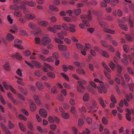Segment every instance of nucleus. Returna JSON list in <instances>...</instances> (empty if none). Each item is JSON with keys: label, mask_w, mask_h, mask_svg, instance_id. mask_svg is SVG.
<instances>
[{"label": "nucleus", "mask_w": 134, "mask_h": 134, "mask_svg": "<svg viewBox=\"0 0 134 134\" xmlns=\"http://www.w3.org/2000/svg\"><path fill=\"white\" fill-rule=\"evenodd\" d=\"M79 85L77 86V89L78 92L80 93H82V90L85 89V88L83 85L86 83V82L84 80H82L77 81Z\"/></svg>", "instance_id": "f257e3e1"}, {"label": "nucleus", "mask_w": 134, "mask_h": 134, "mask_svg": "<svg viewBox=\"0 0 134 134\" xmlns=\"http://www.w3.org/2000/svg\"><path fill=\"white\" fill-rule=\"evenodd\" d=\"M2 84L5 89L7 90L10 88L13 93H16V90L11 85H8L4 81L2 82Z\"/></svg>", "instance_id": "f03ea898"}, {"label": "nucleus", "mask_w": 134, "mask_h": 134, "mask_svg": "<svg viewBox=\"0 0 134 134\" xmlns=\"http://www.w3.org/2000/svg\"><path fill=\"white\" fill-rule=\"evenodd\" d=\"M21 4H23L27 5L31 7H35L36 5V3L32 1H24L22 2Z\"/></svg>", "instance_id": "7ed1b4c3"}, {"label": "nucleus", "mask_w": 134, "mask_h": 134, "mask_svg": "<svg viewBox=\"0 0 134 134\" xmlns=\"http://www.w3.org/2000/svg\"><path fill=\"white\" fill-rule=\"evenodd\" d=\"M51 39L47 36L44 37L42 38L41 40V43L44 46H46L51 42Z\"/></svg>", "instance_id": "20e7f679"}, {"label": "nucleus", "mask_w": 134, "mask_h": 134, "mask_svg": "<svg viewBox=\"0 0 134 134\" xmlns=\"http://www.w3.org/2000/svg\"><path fill=\"white\" fill-rule=\"evenodd\" d=\"M126 111L128 113L126 114V118L127 120L130 121L131 119L130 115H131V113L134 115V110L133 109H131V110H130L129 109H126Z\"/></svg>", "instance_id": "39448f33"}, {"label": "nucleus", "mask_w": 134, "mask_h": 134, "mask_svg": "<svg viewBox=\"0 0 134 134\" xmlns=\"http://www.w3.org/2000/svg\"><path fill=\"white\" fill-rule=\"evenodd\" d=\"M21 43L22 41L21 40L18 39L14 41L15 44L14 46L20 49H23V47L20 44Z\"/></svg>", "instance_id": "423d86ee"}, {"label": "nucleus", "mask_w": 134, "mask_h": 134, "mask_svg": "<svg viewBox=\"0 0 134 134\" xmlns=\"http://www.w3.org/2000/svg\"><path fill=\"white\" fill-rule=\"evenodd\" d=\"M88 15H83L80 16V18L81 19L87 18L89 20H90L92 19L91 12L89 10L88 12Z\"/></svg>", "instance_id": "0eeeda50"}, {"label": "nucleus", "mask_w": 134, "mask_h": 134, "mask_svg": "<svg viewBox=\"0 0 134 134\" xmlns=\"http://www.w3.org/2000/svg\"><path fill=\"white\" fill-rule=\"evenodd\" d=\"M83 23H81L79 24L80 27L82 29H83L84 28V26H89L90 24L88 21L87 20L83 19Z\"/></svg>", "instance_id": "6e6552de"}, {"label": "nucleus", "mask_w": 134, "mask_h": 134, "mask_svg": "<svg viewBox=\"0 0 134 134\" xmlns=\"http://www.w3.org/2000/svg\"><path fill=\"white\" fill-rule=\"evenodd\" d=\"M35 85L37 88L40 91H42L44 89V86L42 83L39 81L36 83Z\"/></svg>", "instance_id": "1a4fd4ad"}, {"label": "nucleus", "mask_w": 134, "mask_h": 134, "mask_svg": "<svg viewBox=\"0 0 134 134\" xmlns=\"http://www.w3.org/2000/svg\"><path fill=\"white\" fill-rule=\"evenodd\" d=\"M44 64L45 66L47 67V68H46L45 67L43 68V71L44 72H47L48 71L47 68H48L50 71H53V68L51 66L49 65L48 64L45 63H44Z\"/></svg>", "instance_id": "9d476101"}, {"label": "nucleus", "mask_w": 134, "mask_h": 134, "mask_svg": "<svg viewBox=\"0 0 134 134\" xmlns=\"http://www.w3.org/2000/svg\"><path fill=\"white\" fill-rule=\"evenodd\" d=\"M123 56L124 59L122 60V61L124 64L127 65L128 63L127 60V59L128 58L131 59V58L130 56H129L128 57L125 54H124Z\"/></svg>", "instance_id": "9b49d317"}, {"label": "nucleus", "mask_w": 134, "mask_h": 134, "mask_svg": "<svg viewBox=\"0 0 134 134\" xmlns=\"http://www.w3.org/2000/svg\"><path fill=\"white\" fill-rule=\"evenodd\" d=\"M39 113L40 116L43 118H46L47 116V112L44 109H40L39 111Z\"/></svg>", "instance_id": "f8f14e48"}, {"label": "nucleus", "mask_w": 134, "mask_h": 134, "mask_svg": "<svg viewBox=\"0 0 134 134\" xmlns=\"http://www.w3.org/2000/svg\"><path fill=\"white\" fill-rule=\"evenodd\" d=\"M97 88L98 92L100 93H103V91L104 93H106L107 92L106 88L105 86L103 85L101 87L98 86L97 87Z\"/></svg>", "instance_id": "ddd939ff"}, {"label": "nucleus", "mask_w": 134, "mask_h": 134, "mask_svg": "<svg viewBox=\"0 0 134 134\" xmlns=\"http://www.w3.org/2000/svg\"><path fill=\"white\" fill-rule=\"evenodd\" d=\"M7 96L11 100L14 104H17V101L13 98L12 95L11 93L8 92Z\"/></svg>", "instance_id": "4468645a"}, {"label": "nucleus", "mask_w": 134, "mask_h": 134, "mask_svg": "<svg viewBox=\"0 0 134 134\" xmlns=\"http://www.w3.org/2000/svg\"><path fill=\"white\" fill-rule=\"evenodd\" d=\"M37 129L38 131L40 132L43 133H47L48 131V129L46 128L42 129L41 127L39 126H37Z\"/></svg>", "instance_id": "2eb2a0df"}, {"label": "nucleus", "mask_w": 134, "mask_h": 134, "mask_svg": "<svg viewBox=\"0 0 134 134\" xmlns=\"http://www.w3.org/2000/svg\"><path fill=\"white\" fill-rule=\"evenodd\" d=\"M35 15L32 14H27L25 16V18L27 19H32L35 18Z\"/></svg>", "instance_id": "dca6fc26"}, {"label": "nucleus", "mask_w": 134, "mask_h": 134, "mask_svg": "<svg viewBox=\"0 0 134 134\" xmlns=\"http://www.w3.org/2000/svg\"><path fill=\"white\" fill-rule=\"evenodd\" d=\"M98 19L99 20H112L113 18L111 16L108 15L106 16L105 18L102 17H99L98 16Z\"/></svg>", "instance_id": "f3484780"}, {"label": "nucleus", "mask_w": 134, "mask_h": 134, "mask_svg": "<svg viewBox=\"0 0 134 134\" xmlns=\"http://www.w3.org/2000/svg\"><path fill=\"white\" fill-rule=\"evenodd\" d=\"M103 30L104 32L107 33L113 34H115V31L110 29H107L106 27H104L103 28Z\"/></svg>", "instance_id": "a211bd4d"}, {"label": "nucleus", "mask_w": 134, "mask_h": 134, "mask_svg": "<svg viewBox=\"0 0 134 134\" xmlns=\"http://www.w3.org/2000/svg\"><path fill=\"white\" fill-rule=\"evenodd\" d=\"M92 106H90V108H89V110L88 111V113H91L92 111V109H93L97 105V103L94 100H93L92 101Z\"/></svg>", "instance_id": "6ab92c4d"}, {"label": "nucleus", "mask_w": 134, "mask_h": 134, "mask_svg": "<svg viewBox=\"0 0 134 134\" xmlns=\"http://www.w3.org/2000/svg\"><path fill=\"white\" fill-rule=\"evenodd\" d=\"M69 25L70 26L69 27V30L70 32L72 33L75 32V25L70 24H69Z\"/></svg>", "instance_id": "aec40b11"}, {"label": "nucleus", "mask_w": 134, "mask_h": 134, "mask_svg": "<svg viewBox=\"0 0 134 134\" xmlns=\"http://www.w3.org/2000/svg\"><path fill=\"white\" fill-rule=\"evenodd\" d=\"M90 98L89 94L88 93H85L83 96V100L84 101L87 102L88 101Z\"/></svg>", "instance_id": "412c9836"}, {"label": "nucleus", "mask_w": 134, "mask_h": 134, "mask_svg": "<svg viewBox=\"0 0 134 134\" xmlns=\"http://www.w3.org/2000/svg\"><path fill=\"white\" fill-rule=\"evenodd\" d=\"M100 54H102L103 56L106 58H108L109 57V55L108 53L106 51L103 50H101L100 52Z\"/></svg>", "instance_id": "4be33fe9"}, {"label": "nucleus", "mask_w": 134, "mask_h": 134, "mask_svg": "<svg viewBox=\"0 0 134 134\" xmlns=\"http://www.w3.org/2000/svg\"><path fill=\"white\" fill-rule=\"evenodd\" d=\"M30 108L31 110L32 111H35L36 109V105L33 102H31Z\"/></svg>", "instance_id": "5701e85b"}, {"label": "nucleus", "mask_w": 134, "mask_h": 134, "mask_svg": "<svg viewBox=\"0 0 134 134\" xmlns=\"http://www.w3.org/2000/svg\"><path fill=\"white\" fill-rule=\"evenodd\" d=\"M49 8L50 10L53 11L55 12H57L59 11V9L58 8L52 5H50L49 6Z\"/></svg>", "instance_id": "b1692460"}, {"label": "nucleus", "mask_w": 134, "mask_h": 134, "mask_svg": "<svg viewBox=\"0 0 134 134\" xmlns=\"http://www.w3.org/2000/svg\"><path fill=\"white\" fill-rule=\"evenodd\" d=\"M1 125L2 126V129L4 131L6 134H11L10 132L6 127L2 123H1Z\"/></svg>", "instance_id": "393cba45"}, {"label": "nucleus", "mask_w": 134, "mask_h": 134, "mask_svg": "<svg viewBox=\"0 0 134 134\" xmlns=\"http://www.w3.org/2000/svg\"><path fill=\"white\" fill-rule=\"evenodd\" d=\"M34 98L38 105H40L41 104V103L39 100V97L38 96L35 95L34 96Z\"/></svg>", "instance_id": "a878e982"}, {"label": "nucleus", "mask_w": 134, "mask_h": 134, "mask_svg": "<svg viewBox=\"0 0 134 134\" xmlns=\"http://www.w3.org/2000/svg\"><path fill=\"white\" fill-rule=\"evenodd\" d=\"M6 37L7 39L9 41L13 40L14 38V36L10 33L8 34Z\"/></svg>", "instance_id": "bb28decb"}, {"label": "nucleus", "mask_w": 134, "mask_h": 134, "mask_svg": "<svg viewBox=\"0 0 134 134\" xmlns=\"http://www.w3.org/2000/svg\"><path fill=\"white\" fill-rule=\"evenodd\" d=\"M58 47L59 50L60 51H64L67 49V47L66 46L59 44Z\"/></svg>", "instance_id": "cd10ccee"}, {"label": "nucleus", "mask_w": 134, "mask_h": 134, "mask_svg": "<svg viewBox=\"0 0 134 134\" xmlns=\"http://www.w3.org/2000/svg\"><path fill=\"white\" fill-rule=\"evenodd\" d=\"M10 9L15 10H18L20 9V7L16 4L10 5Z\"/></svg>", "instance_id": "c85d7f7f"}, {"label": "nucleus", "mask_w": 134, "mask_h": 134, "mask_svg": "<svg viewBox=\"0 0 134 134\" xmlns=\"http://www.w3.org/2000/svg\"><path fill=\"white\" fill-rule=\"evenodd\" d=\"M79 110L81 113H85L87 110L85 107L84 106H82L81 107L79 108Z\"/></svg>", "instance_id": "c756f323"}, {"label": "nucleus", "mask_w": 134, "mask_h": 134, "mask_svg": "<svg viewBox=\"0 0 134 134\" xmlns=\"http://www.w3.org/2000/svg\"><path fill=\"white\" fill-rule=\"evenodd\" d=\"M77 72L79 74L85 75V72L82 69L78 68L76 70Z\"/></svg>", "instance_id": "7c9ffc66"}, {"label": "nucleus", "mask_w": 134, "mask_h": 134, "mask_svg": "<svg viewBox=\"0 0 134 134\" xmlns=\"http://www.w3.org/2000/svg\"><path fill=\"white\" fill-rule=\"evenodd\" d=\"M31 63L34 64L35 66L38 68H39L41 67V65L40 63L35 60H32L31 62Z\"/></svg>", "instance_id": "2f4dec72"}, {"label": "nucleus", "mask_w": 134, "mask_h": 134, "mask_svg": "<svg viewBox=\"0 0 134 134\" xmlns=\"http://www.w3.org/2000/svg\"><path fill=\"white\" fill-rule=\"evenodd\" d=\"M18 87L19 89L22 92V93L25 95L27 94V92L26 89H24L20 86H19Z\"/></svg>", "instance_id": "473e14b6"}, {"label": "nucleus", "mask_w": 134, "mask_h": 134, "mask_svg": "<svg viewBox=\"0 0 134 134\" xmlns=\"http://www.w3.org/2000/svg\"><path fill=\"white\" fill-rule=\"evenodd\" d=\"M102 65L103 66L105 69L107 70L109 72H111V70L109 69L108 66L105 64V63L104 62H102Z\"/></svg>", "instance_id": "72a5a7b5"}, {"label": "nucleus", "mask_w": 134, "mask_h": 134, "mask_svg": "<svg viewBox=\"0 0 134 134\" xmlns=\"http://www.w3.org/2000/svg\"><path fill=\"white\" fill-rule=\"evenodd\" d=\"M99 102L101 105L104 108H105L106 105L105 104L103 100L101 98H100L98 99Z\"/></svg>", "instance_id": "f704fd0d"}, {"label": "nucleus", "mask_w": 134, "mask_h": 134, "mask_svg": "<svg viewBox=\"0 0 134 134\" xmlns=\"http://www.w3.org/2000/svg\"><path fill=\"white\" fill-rule=\"evenodd\" d=\"M39 23L40 25L44 27L47 26L48 24V23L45 21H40Z\"/></svg>", "instance_id": "c9c22d12"}, {"label": "nucleus", "mask_w": 134, "mask_h": 134, "mask_svg": "<svg viewBox=\"0 0 134 134\" xmlns=\"http://www.w3.org/2000/svg\"><path fill=\"white\" fill-rule=\"evenodd\" d=\"M13 58H16L20 60L22 58V57L18 53H16L15 54L13 55L12 56Z\"/></svg>", "instance_id": "e433bc0d"}, {"label": "nucleus", "mask_w": 134, "mask_h": 134, "mask_svg": "<svg viewBox=\"0 0 134 134\" xmlns=\"http://www.w3.org/2000/svg\"><path fill=\"white\" fill-rule=\"evenodd\" d=\"M15 77L16 79L20 80H18L17 81V82L19 83V84H20L21 85H24L23 84V82L22 81L23 80V79L21 77H19L18 76H15Z\"/></svg>", "instance_id": "4c0bfd02"}, {"label": "nucleus", "mask_w": 134, "mask_h": 134, "mask_svg": "<svg viewBox=\"0 0 134 134\" xmlns=\"http://www.w3.org/2000/svg\"><path fill=\"white\" fill-rule=\"evenodd\" d=\"M81 12L80 9H78L75 10L73 12L76 15H79Z\"/></svg>", "instance_id": "58836bf2"}, {"label": "nucleus", "mask_w": 134, "mask_h": 134, "mask_svg": "<svg viewBox=\"0 0 134 134\" xmlns=\"http://www.w3.org/2000/svg\"><path fill=\"white\" fill-rule=\"evenodd\" d=\"M123 47L126 53H128L130 49L129 46L128 45L125 44L124 45Z\"/></svg>", "instance_id": "ea45409f"}, {"label": "nucleus", "mask_w": 134, "mask_h": 134, "mask_svg": "<svg viewBox=\"0 0 134 134\" xmlns=\"http://www.w3.org/2000/svg\"><path fill=\"white\" fill-rule=\"evenodd\" d=\"M119 26L123 29L126 31L127 30L128 28H127V26L126 25H124L122 24L121 23H120L119 24Z\"/></svg>", "instance_id": "a19ab883"}, {"label": "nucleus", "mask_w": 134, "mask_h": 134, "mask_svg": "<svg viewBox=\"0 0 134 134\" xmlns=\"http://www.w3.org/2000/svg\"><path fill=\"white\" fill-rule=\"evenodd\" d=\"M47 75L49 77L53 79H54L55 77V74L51 72H49L47 73Z\"/></svg>", "instance_id": "79ce46f5"}, {"label": "nucleus", "mask_w": 134, "mask_h": 134, "mask_svg": "<svg viewBox=\"0 0 134 134\" xmlns=\"http://www.w3.org/2000/svg\"><path fill=\"white\" fill-rule=\"evenodd\" d=\"M19 125L20 128L21 129V130L22 131L24 132L25 129V126L21 122H19Z\"/></svg>", "instance_id": "37998d69"}, {"label": "nucleus", "mask_w": 134, "mask_h": 134, "mask_svg": "<svg viewBox=\"0 0 134 134\" xmlns=\"http://www.w3.org/2000/svg\"><path fill=\"white\" fill-rule=\"evenodd\" d=\"M28 26L29 27H30L31 29H35L36 27V25L32 22L30 23L29 24Z\"/></svg>", "instance_id": "c03bdc74"}, {"label": "nucleus", "mask_w": 134, "mask_h": 134, "mask_svg": "<svg viewBox=\"0 0 134 134\" xmlns=\"http://www.w3.org/2000/svg\"><path fill=\"white\" fill-rule=\"evenodd\" d=\"M62 116L65 119H67L69 118V115L67 113H63L62 114Z\"/></svg>", "instance_id": "a18cd8bd"}, {"label": "nucleus", "mask_w": 134, "mask_h": 134, "mask_svg": "<svg viewBox=\"0 0 134 134\" xmlns=\"http://www.w3.org/2000/svg\"><path fill=\"white\" fill-rule=\"evenodd\" d=\"M57 92V88L55 86L53 87L51 89V92L53 93L56 94Z\"/></svg>", "instance_id": "49530a36"}, {"label": "nucleus", "mask_w": 134, "mask_h": 134, "mask_svg": "<svg viewBox=\"0 0 134 134\" xmlns=\"http://www.w3.org/2000/svg\"><path fill=\"white\" fill-rule=\"evenodd\" d=\"M14 15L17 17H21L22 16L21 13L20 12L15 11L14 12Z\"/></svg>", "instance_id": "de8ad7c7"}, {"label": "nucleus", "mask_w": 134, "mask_h": 134, "mask_svg": "<svg viewBox=\"0 0 134 134\" xmlns=\"http://www.w3.org/2000/svg\"><path fill=\"white\" fill-rule=\"evenodd\" d=\"M125 36L126 39L129 41H132L133 40V38L129 35H125Z\"/></svg>", "instance_id": "09e8293b"}, {"label": "nucleus", "mask_w": 134, "mask_h": 134, "mask_svg": "<svg viewBox=\"0 0 134 134\" xmlns=\"http://www.w3.org/2000/svg\"><path fill=\"white\" fill-rule=\"evenodd\" d=\"M99 24L102 27H104L107 25V23L105 22L102 21H99Z\"/></svg>", "instance_id": "8fccbe9b"}, {"label": "nucleus", "mask_w": 134, "mask_h": 134, "mask_svg": "<svg viewBox=\"0 0 134 134\" xmlns=\"http://www.w3.org/2000/svg\"><path fill=\"white\" fill-rule=\"evenodd\" d=\"M132 95L131 94H130L129 95H127L126 96V99L128 102H129L130 100L132 98Z\"/></svg>", "instance_id": "3c124183"}, {"label": "nucleus", "mask_w": 134, "mask_h": 134, "mask_svg": "<svg viewBox=\"0 0 134 134\" xmlns=\"http://www.w3.org/2000/svg\"><path fill=\"white\" fill-rule=\"evenodd\" d=\"M62 27L63 28V29L65 30L68 31L69 30V27L65 23L63 24Z\"/></svg>", "instance_id": "603ef678"}, {"label": "nucleus", "mask_w": 134, "mask_h": 134, "mask_svg": "<svg viewBox=\"0 0 134 134\" xmlns=\"http://www.w3.org/2000/svg\"><path fill=\"white\" fill-rule=\"evenodd\" d=\"M8 126L9 129H11L14 128L15 125L10 121H9Z\"/></svg>", "instance_id": "864d4df0"}, {"label": "nucleus", "mask_w": 134, "mask_h": 134, "mask_svg": "<svg viewBox=\"0 0 134 134\" xmlns=\"http://www.w3.org/2000/svg\"><path fill=\"white\" fill-rule=\"evenodd\" d=\"M118 21L121 23H124L127 21V19L125 17H124L122 18L121 20L120 19H118Z\"/></svg>", "instance_id": "5fc2aeb1"}, {"label": "nucleus", "mask_w": 134, "mask_h": 134, "mask_svg": "<svg viewBox=\"0 0 134 134\" xmlns=\"http://www.w3.org/2000/svg\"><path fill=\"white\" fill-rule=\"evenodd\" d=\"M102 121L103 124L104 125H106L108 124V121L107 120L105 117H103L102 118Z\"/></svg>", "instance_id": "6e6d98bb"}, {"label": "nucleus", "mask_w": 134, "mask_h": 134, "mask_svg": "<svg viewBox=\"0 0 134 134\" xmlns=\"http://www.w3.org/2000/svg\"><path fill=\"white\" fill-rule=\"evenodd\" d=\"M70 111L72 113L75 114L76 113L75 108L74 107L72 106L71 108Z\"/></svg>", "instance_id": "4d7b16f0"}, {"label": "nucleus", "mask_w": 134, "mask_h": 134, "mask_svg": "<svg viewBox=\"0 0 134 134\" xmlns=\"http://www.w3.org/2000/svg\"><path fill=\"white\" fill-rule=\"evenodd\" d=\"M84 123V122L83 120L81 119H80L79 120L78 125L80 126H82Z\"/></svg>", "instance_id": "13d9d810"}, {"label": "nucleus", "mask_w": 134, "mask_h": 134, "mask_svg": "<svg viewBox=\"0 0 134 134\" xmlns=\"http://www.w3.org/2000/svg\"><path fill=\"white\" fill-rule=\"evenodd\" d=\"M101 44L104 47L107 48L108 46L107 45L106 41L104 40H102L100 41Z\"/></svg>", "instance_id": "bf43d9fd"}, {"label": "nucleus", "mask_w": 134, "mask_h": 134, "mask_svg": "<svg viewBox=\"0 0 134 134\" xmlns=\"http://www.w3.org/2000/svg\"><path fill=\"white\" fill-rule=\"evenodd\" d=\"M104 72L105 76L108 78V79L109 80H110L111 79V76L110 74H109L107 73L105 70L104 71Z\"/></svg>", "instance_id": "052dcab7"}, {"label": "nucleus", "mask_w": 134, "mask_h": 134, "mask_svg": "<svg viewBox=\"0 0 134 134\" xmlns=\"http://www.w3.org/2000/svg\"><path fill=\"white\" fill-rule=\"evenodd\" d=\"M69 103L70 104L73 106L75 105L76 104L74 100L71 98L70 99Z\"/></svg>", "instance_id": "680f3d73"}, {"label": "nucleus", "mask_w": 134, "mask_h": 134, "mask_svg": "<svg viewBox=\"0 0 134 134\" xmlns=\"http://www.w3.org/2000/svg\"><path fill=\"white\" fill-rule=\"evenodd\" d=\"M110 99L111 101L114 103H116L117 102L116 98L113 95H111L110 98Z\"/></svg>", "instance_id": "e2e57ef3"}, {"label": "nucleus", "mask_w": 134, "mask_h": 134, "mask_svg": "<svg viewBox=\"0 0 134 134\" xmlns=\"http://www.w3.org/2000/svg\"><path fill=\"white\" fill-rule=\"evenodd\" d=\"M48 31L52 32L54 33H56L57 32L56 30L54 29L52 27H49L48 28Z\"/></svg>", "instance_id": "0e129e2a"}, {"label": "nucleus", "mask_w": 134, "mask_h": 134, "mask_svg": "<svg viewBox=\"0 0 134 134\" xmlns=\"http://www.w3.org/2000/svg\"><path fill=\"white\" fill-rule=\"evenodd\" d=\"M4 68L6 70H10V67L9 65V63H6L4 65Z\"/></svg>", "instance_id": "69168bd1"}, {"label": "nucleus", "mask_w": 134, "mask_h": 134, "mask_svg": "<svg viewBox=\"0 0 134 134\" xmlns=\"http://www.w3.org/2000/svg\"><path fill=\"white\" fill-rule=\"evenodd\" d=\"M53 57L56 59H57L59 58V55L58 53L57 52H54L53 54Z\"/></svg>", "instance_id": "338daca9"}, {"label": "nucleus", "mask_w": 134, "mask_h": 134, "mask_svg": "<svg viewBox=\"0 0 134 134\" xmlns=\"http://www.w3.org/2000/svg\"><path fill=\"white\" fill-rule=\"evenodd\" d=\"M129 7L130 10L134 13V5L132 4H129Z\"/></svg>", "instance_id": "774afa93"}]
</instances>
